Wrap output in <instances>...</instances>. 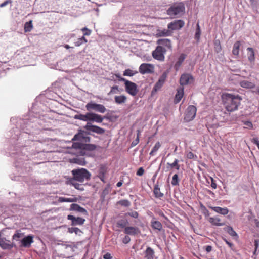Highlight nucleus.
<instances>
[{"label": "nucleus", "mask_w": 259, "mask_h": 259, "mask_svg": "<svg viewBox=\"0 0 259 259\" xmlns=\"http://www.w3.org/2000/svg\"><path fill=\"white\" fill-rule=\"evenodd\" d=\"M120 80L124 81L125 89L126 92L130 95L134 96H136L138 92L137 85L131 81L127 80L124 78H121Z\"/></svg>", "instance_id": "nucleus-7"}, {"label": "nucleus", "mask_w": 259, "mask_h": 259, "mask_svg": "<svg viewBox=\"0 0 259 259\" xmlns=\"http://www.w3.org/2000/svg\"><path fill=\"white\" fill-rule=\"evenodd\" d=\"M74 180H73L71 181V184L74 186V187L76 189L79 190H84L83 186L82 185L79 184L76 182H74Z\"/></svg>", "instance_id": "nucleus-45"}, {"label": "nucleus", "mask_w": 259, "mask_h": 259, "mask_svg": "<svg viewBox=\"0 0 259 259\" xmlns=\"http://www.w3.org/2000/svg\"><path fill=\"white\" fill-rule=\"evenodd\" d=\"M115 102L117 104H122L126 102L127 98L124 95L116 96L114 98Z\"/></svg>", "instance_id": "nucleus-31"}, {"label": "nucleus", "mask_w": 259, "mask_h": 259, "mask_svg": "<svg viewBox=\"0 0 259 259\" xmlns=\"http://www.w3.org/2000/svg\"><path fill=\"white\" fill-rule=\"evenodd\" d=\"M166 52L165 48L161 46H158L155 50L152 52L153 57L159 61H163L164 60V54Z\"/></svg>", "instance_id": "nucleus-8"}, {"label": "nucleus", "mask_w": 259, "mask_h": 259, "mask_svg": "<svg viewBox=\"0 0 259 259\" xmlns=\"http://www.w3.org/2000/svg\"><path fill=\"white\" fill-rule=\"evenodd\" d=\"M210 208L214 211L223 215L227 214L229 212V210L227 208H222L218 206L210 207Z\"/></svg>", "instance_id": "nucleus-25"}, {"label": "nucleus", "mask_w": 259, "mask_h": 259, "mask_svg": "<svg viewBox=\"0 0 259 259\" xmlns=\"http://www.w3.org/2000/svg\"><path fill=\"white\" fill-rule=\"evenodd\" d=\"M186 57V55L184 54H181L178 59L177 61L175 64V68L176 70H178Z\"/></svg>", "instance_id": "nucleus-24"}, {"label": "nucleus", "mask_w": 259, "mask_h": 259, "mask_svg": "<svg viewBox=\"0 0 259 259\" xmlns=\"http://www.w3.org/2000/svg\"><path fill=\"white\" fill-rule=\"evenodd\" d=\"M221 98L225 108L230 112L237 110L242 100V97L238 94L228 93H223Z\"/></svg>", "instance_id": "nucleus-1"}, {"label": "nucleus", "mask_w": 259, "mask_h": 259, "mask_svg": "<svg viewBox=\"0 0 259 259\" xmlns=\"http://www.w3.org/2000/svg\"><path fill=\"white\" fill-rule=\"evenodd\" d=\"M119 92L118 90V87L117 85L112 87L111 88V91L109 92V94H117Z\"/></svg>", "instance_id": "nucleus-46"}, {"label": "nucleus", "mask_w": 259, "mask_h": 259, "mask_svg": "<svg viewBox=\"0 0 259 259\" xmlns=\"http://www.w3.org/2000/svg\"><path fill=\"white\" fill-rule=\"evenodd\" d=\"M73 160L76 163H78L79 164H82V160H80L78 158H74L73 159Z\"/></svg>", "instance_id": "nucleus-60"}, {"label": "nucleus", "mask_w": 259, "mask_h": 259, "mask_svg": "<svg viewBox=\"0 0 259 259\" xmlns=\"http://www.w3.org/2000/svg\"><path fill=\"white\" fill-rule=\"evenodd\" d=\"M128 224V221L126 220H121L117 222V226L118 227L125 228L126 225Z\"/></svg>", "instance_id": "nucleus-38"}, {"label": "nucleus", "mask_w": 259, "mask_h": 259, "mask_svg": "<svg viewBox=\"0 0 259 259\" xmlns=\"http://www.w3.org/2000/svg\"><path fill=\"white\" fill-rule=\"evenodd\" d=\"M167 77V73L164 72L162 73V74L159 77L158 81L155 84L153 90L155 91H157L159 90L163 85L165 82L166 78Z\"/></svg>", "instance_id": "nucleus-14"}, {"label": "nucleus", "mask_w": 259, "mask_h": 259, "mask_svg": "<svg viewBox=\"0 0 259 259\" xmlns=\"http://www.w3.org/2000/svg\"><path fill=\"white\" fill-rule=\"evenodd\" d=\"M70 209L71 210H73V211H76L81 212L84 214H87V211L84 208L80 207L78 204H76V203L72 204L70 206Z\"/></svg>", "instance_id": "nucleus-22"}, {"label": "nucleus", "mask_w": 259, "mask_h": 259, "mask_svg": "<svg viewBox=\"0 0 259 259\" xmlns=\"http://www.w3.org/2000/svg\"><path fill=\"white\" fill-rule=\"evenodd\" d=\"M77 201V199L76 198H65V197H59V201L60 202H76Z\"/></svg>", "instance_id": "nucleus-35"}, {"label": "nucleus", "mask_w": 259, "mask_h": 259, "mask_svg": "<svg viewBox=\"0 0 259 259\" xmlns=\"http://www.w3.org/2000/svg\"><path fill=\"white\" fill-rule=\"evenodd\" d=\"M184 21L182 20H176L169 23L167 28L170 31L179 30L184 26Z\"/></svg>", "instance_id": "nucleus-12"}, {"label": "nucleus", "mask_w": 259, "mask_h": 259, "mask_svg": "<svg viewBox=\"0 0 259 259\" xmlns=\"http://www.w3.org/2000/svg\"><path fill=\"white\" fill-rule=\"evenodd\" d=\"M251 142L256 145L259 149V140L257 138H253L251 140Z\"/></svg>", "instance_id": "nucleus-53"}, {"label": "nucleus", "mask_w": 259, "mask_h": 259, "mask_svg": "<svg viewBox=\"0 0 259 259\" xmlns=\"http://www.w3.org/2000/svg\"><path fill=\"white\" fill-rule=\"evenodd\" d=\"M194 78L192 74L188 73L182 74L180 78L179 83L182 86L191 84L194 82Z\"/></svg>", "instance_id": "nucleus-10"}, {"label": "nucleus", "mask_w": 259, "mask_h": 259, "mask_svg": "<svg viewBox=\"0 0 259 259\" xmlns=\"http://www.w3.org/2000/svg\"><path fill=\"white\" fill-rule=\"evenodd\" d=\"M131 241V238L128 236H125L122 240V242L124 244H127Z\"/></svg>", "instance_id": "nucleus-56"}, {"label": "nucleus", "mask_w": 259, "mask_h": 259, "mask_svg": "<svg viewBox=\"0 0 259 259\" xmlns=\"http://www.w3.org/2000/svg\"><path fill=\"white\" fill-rule=\"evenodd\" d=\"M243 124L245 126L244 127L245 128L252 129L253 124L251 121H243Z\"/></svg>", "instance_id": "nucleus-43"}, {"label": "nucleus", "mask_w": 259, "mask_h": 259, "mask_svg": "<svg viewBox=\"0 0 259 259\" xmlns=\"http://www.w3.org/2000/svg\"><path fill=\"white\" fill-rule=\"evenodd\" d=\"M154 253L153 249L150 247H148L144 251V258L145 259H153L155 256Z\"/></svg>", "instance_id": "nucleus-20"}, {"label": "nucleus", "mask_w": 259, "mask_h": 259, "mask_svg": "<svg viewBox=\"0 0 259 259\" xmlns=\"http://www.w3.org/2000/svg\"><path fill=\"white\" fill-rule=\"evenodd\" d=\"M67 219L71 221V225H82L85 222V219L80 217H75L72 215H68Z\"/></svg>", "instance_id": "nucleus-15"}, {"label": "nucleus", "mask_w": 259, "mask_h": 259, "mask_svg": "<svg viewBox=\"0 0 259 259\" xmlns=\"http://www.w3.org/2000/svg\"><path fill=\"white\" fill-rule=\"evenodd\" d=\"M68 232L70 233H75L76 234H79L82 233V231L78 228L71 227L68 229Z\"/></svg>", "instance_id": "nucleus-40"}, {"label": "nucleus", "mask_w": 259, "mask_h": 259, "mask_svg": "<svg viewBox=\"0 0 259 259\" xmlns=\"http://www.w3.org/2000/svg\"><path fill=\"white\" fill-rule=\"evenodd\" d=\"M73 180L83 182L85 180H88L90 178V174L84 168L75 169L72 170Z\"/></svg>", "instance_id": "nucleus-4"}, {"label": "nucleus", "mask_w": 259, "mask_h": 259, "mask_svg": "<svg viewBox=\"0 0 259 259\" xmlns=\"http://www.w3.org/2000/svg\"><path fill=\"white\" fill-rule=\"evenodd\" d=\"M139 71L142 74L151 73L154 71V66L150 64L142 63L139 67Z\"/></svg>", "instance_id": "nucleus-13"}, {"label": "nucleus", "mask_w": 259, "mask_h": 259, "mask_svg": "<svg viewBox=\"0 0 259 259\" xmlns=\"http://www.w3.org/2000/svg\"><path fill=\"white\" fill-rule=\"evenodd\" d=\"M197 108L195 106H189L185 113L184 120L186 122H189L194 119L196 116Z\"/></svg>", "instance_id": "nucleus-9"}, {"label": "nucleus", "mask_w": 259, "mask_h": 259, "mask_svg": "<svg viewBox=\"0 0 259 259\" xmlns=\"http://www.w3.org/2000/svg\"><path fill=\"white\" fill-rule=\"evenodd\" d=\"M117 204L125 207H129L131 205V202L128 200L123 199L119 201Z\"/></svg>", "instance_id": "nucleus-41"}, {"label": "nucleus", "mask_w": 259, "mask_h": 259, "mask_svg": "<svg viewBox=\"0 0 259 259\" xmlns=\"http://www.w3.org/2000/svg\"><path fill=\"white\" fill-rule=\"evenodd\" d=\"M139 135H140V131L138 130L137 131V138L132 143V146H136L139 142Z\"/></svg>", "instance_id": "nucleus-48"}, {"label": "nucleus", "mask_w": 259, "mask_h": 259, "mask_svg": "<svg viewBox=\"0 0 259 259\" xmlns=\"http://www.w3.org/2000/svg\"><path fill=\"white\" fill-rule=\"evenodd\" d=\"M107 171V167L105 165H101L99 169V175H98V177L100 179V180L105 182V175L106 174Z\"/></svg>", "instance_id": "nucleus-23"}, {"label": "nucleus", "mask_w": 259, "mask_h": 259, "mask_svg": "<svg viewBox=\"0 0 259 259\" xmlns=\"http://www.w3.org/2000/svg\"><path fill=\"white\" fill-rule=\"evenodd\" d=\"M110 187L109 185H108L105 188V189L103 190V195H106L108 194L109 193V192H110Z\"/></svg>", "instance_id": "nucleus-57"}, {"label": "nucleus", "mask_w": 259, "mask_h": 259, "mask_svg": "<svg viewBox=\"0 0 259 259\" xmlns=\"http://www.w3.org/2000/svg\"><path fill=\"white\" fill-rule=\"evenodd\" d=\"M174 168L178 170L180 169V165L179 164V160L177 159H176L172 163L168 162L167 163V168L168 170H170Z\"/></svg>", "instance_id": "nucleus-26"}, {"label": "nucleus", "mask_w": 259, "mask_h": 259, "mask_svg": "<svg viewBox=\"0 0 259 259\" xmlns=\"http://www.w3.org/2000/svg\"><path fill=\"white\" fill-rule=\"evenodd\" d=\"M224 229L231 236L234 237L237 236V234L236 233V232L233 230L232 227H231V226H227L226 227H225Z\"/></svg>", "instance_id": "nucleus-34"}, {"label": "nucleus", "mask_w": 259, "mask_h": 259, "mask_svg": "<svg viewBox=\"0 0 259 259\" xmlns=\"http://www.w3.org/2000/svg\"><path fill=\"white\" fill-rule=\"evenodd\" d=\"M144 171L143 167H140L137 171L136 175L138 176H142L144 174Z\"/></svg>", "instance_id": "nucleus-51"}, {"label": "nucleus", "mask_w": 259, "mask_h": 259, "mask_svg": "<svg viewBox=\"0 0 259 259\" xmlns=\"http://www.w3.org/2000/svg\"><path fill=\"white\" fill-rule=\"evenodd\" d=\"M112 256L111 255V254L110 253H105L104 255H103V259H112Z\"/></svg>", "instance_id": "nucleus-58"}, {"label": "nucleus", "mask_w": 259, "mask_h": 259, "mask_svg": "<svg viewBox=\"0 0 259 259\" xmlns=\"http://www.w3.org/2000/svg\"><path fill=\"white\" fill-rule=\"evenodd\" d=\"M239 84L241 87L246 89H252L255 87L254 83L247 80H242L240 82Z\"/></svg>", "instance_id": "nucleus-27"}, {"label": "nucleus", "mask_w": 259, "mask_h": 259, "mask_svg": "<svg viewBox=\"0 0 259 259\" xmlns=\"http://www.w3.org/2000/svg\"><path fill=\"white\" fill-rule=\"evenodd\" d=\"M138 72L137 71L132 70L130 69H127L125 70V71L123 72V75L124 76H133L136 73H137Z\"/></svg>", "instance_id": "nucleus-37"}, {"label": "nucleus", "mask_w": 259, "mask_h": 259, "mask_svg": "<svg viewBox=\"0 0 259 259\" xmlns=\"http://www.w3.org/2000/svg\"><path fill=\"white\" fill-rule=\"evenodd\" d=\"M179 184V178L177 174H175L172 179L171 184L173 186H176Z\"/></svg>", "instance_id": "nucleus-44"}, {"label": "nucleus", "mask_w": 259, "mask_h": 259, "mask_svg": "<svg viewBox=\"0 0 259 259\" xmlns=\"http://www.w3.org/2000/svg\"><path fill=\"white\" fill-rule=\"evenodd\" d=\"M157 44L159 46H162L163 47L167 48V49L171 48V41L168 39H160L157 40Z\"/></svg>", "instance_id": "nucleus-21"}, {"label": "nucleus", "mask_w": 259, "mask_h": 259, "mask_svg": "<svg viewBox=\"0 0 259 259\" xmlns=\"http://www.w3.org/2000/svg\"><path fill=\"white\" fill-rule=\"evenodd\" d=\"M186 157L188 159H193L194 157H197L196 155H195L192 152H189L186 154Z\"/></svg>", "instance_id": "nucleus-54"}, {"label": "nucleus", "mask_w": 259, "mask_h": 259, "mask_svg": "<svg viewBox=\"0 0 259 259\" xmlns=\"http://www.w3.org/2000/svg\"><path fill=\"white\" fill-rule=\"evenodd\" d=\"M224 240L225 241V242H226V243L229 245V246L231 248L232 247V246H233V243L229 242L227 240H226V239H224Z\"/></svg>", "instance_id": "nucleus-64"}, {"label": "nucleus", "mask_w": 259, "mask_h": 259, "mask_svg": "<svg viewBox=\"0 0 259 259\" xmlns=\"http://www.w3.org/2000/svg\"><path fill=\"white\" fill-rule=\"evenodd\" d=\"M258 244H259V243H258V240H255L254 241L255 250H254V252H253V254H255V253H256V250H257V248H258Z\"/></svg>", "instance_id": "nucleus-61"}, {"label": "nucleus", "mask_w": 259, "mask_h": 259, "mask_svg": "<svg viewBox=\"0 0 259 259\" xmlns=\"http://www.w3.org/2000/svg\"><path fill=\"white\" fill-rule=\"evenodd\" d=\"M106 110L105 107L101 104H98V112L104 113Z\"/></svg>", "instance_id": "nucleus-52"}, {"label": "nucleus", "mask_w": 259, "mask_h": 259, "mask_svg": "<svg viewBox=\"0 0 259 259\" xmlns=\"http://www.w3.org/2000/svg\"><path fill=\"white\" fill-rule=\"evenodd\" d=\"M85 116L87 117L86 121L87 122L85 127V128L97 133V126L93 125L91 123V122L97 121V114L89 111L85 114Z\"/></svg>", "instance_id": "nucleus-6"}, {"label": "nucleus", "mask_w": 259, "mask_h": 259, "mask_svg": "<svg viewBox=\"0 0 259 259\" xmlns=\"http://www.w3.org/2000/svg\"><path fill=\"white\" fill-rule=\"evenodd\" d=\"M24 236L23 233H20L19 231H16V233L13 235L12 239L16 241H19L20 243V247L29 248L33 242V236L29 235L23 237L21 240L19 239Z\"/></svg>", "instance_id": "nucleus-3"}, {"label": "nucleus", "mask_w": 259, "mask_h": 259, "mask_svg": "<svg viewBox=\"0 0 259 259\" xmlns=\"http://www.w3.org/2000/svg\"><path fill=\"white\" fill-rule=\"evenodd\" d=\"M83 43V41L81 40V39H80V38H79L77 41H76L75 42V46H79L80 45H81Z\"/></svg>", "instance_id": "nucleus-63"}, {"label": "nucleus", "mask_w": 259, "mask_h": 259, "mask_svg": "<svg viewBox=\"0 0 259 259\" xmlns=\"http://www.w3.org/2000/svg\"><path fill=\"white\" fill-rule=\"evenodd\" d=\"M211 187L214 189L217 188V184L212 178L211 179Z\"/></svg>", "instance_id": "nucleus-62"}, {"label": "nucleus", "mask_w": 259, "mask_h": 259, "mask_svg": "<svg viewBox=\"0 0 259 259\" xmlns=\"http://www.w3.org/2000/svg\"><path fill=\"white\" fill-rule=\"evenodd\" d=\"M161 147V144L159 142H157L153 147L152 150L150 153V155H154V153H156L158 150Z\"/></svg>", "instance_id": "nucleus-36"}, {"label": "nucleus", "mask_w": 259, "mask_h": 259, "mask_svg": "<svg viewBox=\"0 0 259 259\" xmlns=\"http://www.w3.org/2000/svg\"><path fill=\"white\" fill-rule=\"evenodd\" d=\"M85 107L88 111L91 112L92 110H97V104L91 102L86 105Z\"/></svg>", "instance_id": "nucleus-33"}, {"label": "nucleus", "mask_w": 259, "mask_h": 259, "mask_svg": "<svg viewBox=\"0 0 259 259\" xmlns=\"http://www.w3.org/2000/svg\"><path fill=\"white\" fill-rule=\"evenodd\" d=\"M153 193L156 198H160L163 196V194L160 192V188L158 185L154 186Z\"/></svg>", "instance_id": "nucleus-29"}, {"label": "nucleus", "mask_w": 259, "mask_h": 259, "mask_svg": "<svg viewBox=\"0 0 259 259\" xmlns=\"http://www.w3.org/2000/svg\"><path fill=\"white\" fill-rule=\"evenodd\" d=\"M125 215H129L134 218H137L138 217V213L136 211H132L130 212H127L125 214Z\"/></svg>", "instance_id": "nucleus-47"}, {"label": "nucleus", "mask_w": 259, "mask_h": 259, "mask_svg": "<svg viewBox=\"0 0 259 259\" xmlns=\"http://www.w3.org/2000/svg\"><path fill=\"white\" fill-rule=\"evenodd\" d=\"M33 28L32 21L26 22L24 25V30L25 32H30Z\"/></svg>", "instance_id": "nucleus-39"}, {"label": "nucleus", "mask_w": 259, "mask_h": 259, "mask_svg": "<svg viewBox=\"0 0 259 259\" xmlns=\"http://www.w3.org/2000/svg\"><path fill=\"white\" fill-rule=\"evenodd\" d=\"M208 221L212 225L217 226H222L225 224L221 222V220L218 217H210L208 219Z\"/></svg>", "instance_id": "nucleus-19"}, {"label": "nucleus", "mask_w": 259, "mask_h": 259, "mask_svg": "<svg viewBox=\"0 0 259 259\" xmlns=\"http://www.w3.org/2000/svg\"><path fill=\"white\" fill-rule=\"evenodd\" d=\"M184 88L180 87L177 90V93L175 95L174 102L175 104L178 103L184 96Z\"/></svg>", "instance_id": "nucleus-17"}, {"label": "nucleus", "mask_w": 259, "mask_h": 259, "mask_svg": "<svg viewBox=\"0 0 259 259\" xmlns=\"http://www.w3.org/2000/svg\"><path fill=\"white\" fill-rule=\"evenodd\" d=\"M151 226L153 230H156L159 231H161L163 228L161 223L155 220L154 218L151 221Z\"/></svg>", "instance_id": "nucleus-18"}, {"label": "nucleus", "mask_w": 259, "mask_h": 259, "mask_svg": "<svg viewBox=\"0 0 259 259\" xmlns=\"http://www.w3.org/2000/svg\"><path fill=\"white\" fill-rule=\"evenodd\" d=\"M240 45L241 43L239 41H237L234 43L232 50V53L234 55L238 56L239 54V48Z\"/></svg>", "instance_id": "nucleus-28"}, {"label": "nucleus", "mask_w": 259, "mask_h": 259, "mask_svg": "<svg viewBox=\"0 0 259 259\" xmlns=\"http://www.w3.org/2000/svg\"><path fill=\"white\" fill-rule=\"evenodd\" d=\"M247 50L248 51V59L249 61L250 62L254 61L255 59L254 50L253 48L249 47L247 49Z\"/></svg>", "instance_id": "nucleus-32"}, {"label": "nucleus", "mask_w": 259, "mask_h": 259, "mask_svg": "<svg viewBox=\"0 0 259 259\" xmlns=\"http://www.w3.org/2000/svg\"><path fill=\"white\" fill-rule=\"evenodd\" d=\"M74 118L75 119L82 120L83 121H86L87 120V117L85 116V114H77L74 115Z\"/></svg>", "instance_id": "nucleus-42"}, {"label": "nucleus", "mask_w": 259, "mask_h": 259, "mask_svg": "<svg viewBox=\"0 0 259 259\" xmlns=\"http://www.w3.org/2000/svg\"><path fill=\"white\" fill-rule=\"evenodd\" d=\"M161 36H169L171 34L170 30H163L160 32Z\"/></svg>", "instance_id": "nucleus-49"}, {"label": "nucleus", "mask_w": 259, "mask_h": 259, "mask_svg": "<svg viewBox=\"0 0 259 259\" xmlns=\"http://www.w3.org/2000/svg\"><path fill=\"white\" fill-rule=\"evenodd\" d=\"M185 9L184 3L181 2L170 7L167 10V13L170 16H176L183 13L185 11Z\"/></svg>", "instance_id": "nucleus-5"}, {"label": "nucleus", "mask_w": 259, "mask_h": 259, "mask_svg": "<svg viewBox=\"0 0 259 259\" xmlns=\"http://www.w3.org/2000/svg\"><path fill=\"white\" fill-rule=\"evenodd\" d=\"M0 246L3 249H11L13 247L16 245L13 243L11 242L9 240H7L5 237L1 236V233H0Z\"/></svg>", "instance_id": "nucleus-11"}, {"label": "nucleus", "mask_w": 259, "mask_h": 259, "mask_svg": "<svg viewBox=\"0 0 259 259\" xmlns=\"http://www.w3.org/2000/svg\"><path fill=\"white\" fill-rule=\"evenodd\" d=\"M72 148L78 151L77 154L79 156H91L92 151L96 149V145L95 144L74 142L72 145Z\"/></svg>", "instance_id": "nucleus-2"}, {"label": "nucleus", "mask_w": 259, "mask_h": 259, "mask_svg": "<svg viewBox=\"0 0 259 259\" xmlns=\"http://www.w3.org/2000/svg\"><path fill=\"white\" fill-rule=\"evenodd\" d=\"M82 31L84 32L83 35H89L91 33V31L89 29H88L87 28H83L82 29Z\"/></svg>", "instance_id": "nucleus-59"}, {"label": "nucleus", "mask_w": 259, "mask_h": 259, "mask_svg": "<svg viewBox=\"0 0 259 259\" xmlns=\"http://www.w3.org/2000/svg\"><path fill=\"white\" fill-rule=\"evenodd\" d=\"M84 138L85 139L84 141L85 142L90 141V137H87L84 138L83 136V134H82V133H78V134L75 135V136L72 138V140L73 141L82 140Z\"/></svg>", "instance_id": "nucleus-30"}, {"label": "nucleus", "mask_w": 259, "mask_h": 259, "mask_svg": "<svg viewBox=\"0 0 259 259\" xmlns=\"http://www.w3.org/2000/svg\"><path fill=\"white\" fill-rule=\"evenodd\" d=\"M12 3V0H6L0 5V7H4L9 4H11Z\"/></svg>", "instance_id": "nucleus-55"}, {"label": "nucleus", "mask_w": 259, "mask_h": 259, "mask_svg": "<svg viewBox=\"0 0 259 259\" xmlns=\"http://www.w3.org/2000/svg\"><path fill=\"white\" fill-rule=\"evenodd\" d=\"M124 233L127 235H136L140 233V230L137 227H126L124 229Z\"/></svg>", "instance_id": "nucleus-16"}, {"label": "nucleus", "mask_w": 259, "mask_h": 259, "mask_svg": "<svg viewBox=\"0 0 259 259\" xmlns=\"http://www.w3.org/2000/svg\"><path fill=\"white\" fill-rule=\"evenodd\" d=\"M200 35V29L199 24L197 25V29L195 33V37L197 39H199Z\"/></svg>", "instance_id": "nucleus-50"}]
</instances>
